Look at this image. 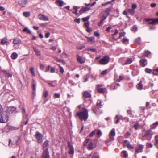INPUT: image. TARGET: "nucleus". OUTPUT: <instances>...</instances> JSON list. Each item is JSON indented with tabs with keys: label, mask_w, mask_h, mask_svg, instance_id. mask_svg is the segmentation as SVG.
I'll use <instances>...</instances> for the list:
<instances>
[{
	"label": "nucleus",
	"mask_w": 158,
	"mask_h": 158,
	"mask_svg": "<svg viewBox=\"0 0 158 158\" xmlns=\"http://www.w3.org/2000/svg\"><path fill=\"white\" fill-rule=\"evenodd\" d=\"M84 111L81 112H78L76 114L77 116L79 117V118L81 121H86L88 118V114L87 109L84 108Z\"/></svg>",
	"instance_id": "obj_1"
},
{
	"label": "nucleus",
	"mask_w": 158,
	"mask_h": 158,
	"mask_svg": "<svg viewBox=\"0 0 158 158\" xmlns=\"http://www.w3.org/2000/svg\"><path fill=\"white\" fill-rule=\"evenodd\" d=\"M1 117L0 118V123H5L7 121L9 118V116L7 114H5L3 113L0 115Z\"/></svg>",
	"instance_id": "obj_2"
},
{
	"label": "nucleus",
	"mask_w": 158,
	"mask_h": 158,
	"mask_svg": "<svg viewBox=\"0 0 158 158\" xmlns=\"http://www.w3.org/2000/svg\"><path fill=\"white\" fill-rule=\"evenodd\" d=\"M109 61V57L108 56H105L99 60V63L101 64L105 65L108 63Z\"/></svg>",
	"instance_id": "obj_3"
},
{
	"label": "nucleus",
	"mask_w": 158,
	"mask_h": 158,
	"mask_svg": "<svg viewBox=\"0 0 158 158\" xmlns=\"http://www.w3.org/2000/svg\"><path fill=\"white\" fill-rule=\"evenodd\" d=\"M43 152H49L48 151L49 143L48 141H46L44 143L43 145Z\"/></svg>",
	"instance_id": "obj_4"
},
{
	"label": "nucleus",
	"mask_w": 158,
	"mask_h": 158,
	"mask_svg": "<svg viewBox=\"0 0 158 158\" xmlns=\"http://www.w3.org/2000/svg\"><path fill=\"white\" fill-rule=\"evenodd\" d=\"M16 109V107L14 106H10L8 107L7 109V114L8 116L11 114L15 112Z\"/></svg>",
	"instance_id": "obj_5"
},
{
	"label": "nucleus",
	"mask_w": 158,
	"mask_h": 158,
	"mask_svg": "<svg viewBox=\"0 0 158 158\" xmlns=\"http://www.w3.org/2000/svg\"><path fill=\"white\" fill-rule=\"evenodd\" d=\"M105 13H106L107 14L105 16V15H103L102 17V18L101 19L99 23L98 24V25L99 26H101L102 23H103V21L106 19V18L109 15V12L108 10H105Z\"/></svg>",
	"instance_id": "obj_6"
},
{
	"label": "nucleus",
	"mask_w": 158,
	"mask_h": 158,
	"mask_svg": "<svg viewBox=\"0 0 158 158\" xmlns=\"http://www.w3.org/2000/svg\"><path fill=\"white\" fill-rule=\"evenodd\" d=\"M152 136V131L151 129H149L145 131L144 134H143L142 136L143 137H149L151 139Z\"/></svg>",
	"instance_id": "obj_7"
},
{
	"label": "nucleus",
	"mask_w": 158,
	"mask_h": 158,
	"mask_svg": "<svg viewBox=\"0 0 158 158\" xmlns=\"http://www.w3.org/2000/svg\"><path fill=\"white\" fill-rule=\"evenodd\" d=\"M35 136L37 139V142L38 143H41L42 142V135L38 132H37Z\"/></svg>",
	"instance_id": "obj_8"
},
{
	"label": "nucleus",
	"mask_w": 158,
	"mask_h": 158,
	"mask_svg": "<svg viewBox=\"0 0 158 158\" xmlns=\"http://www.w3.org/2000/svg\"><path fill=\"white\" fill-rule=\"evenodd\" d=\"M22 113L23 114V119L26 120L25 122V124L26 125L28 123V119L27 118L28 115L26 113L25 110L24 108H23L22 109Z\"/></svg>",
	"instance_id": "obj_9"
},
{
	"label": "nucleus",
	"mask_w": 158,
	"mask_h": 158,
	"mask_svg": "<svg viewBox=\"0 0 158 158\" xmlns=\"http://www.w3.org/2000/svg\"><path fill=\"white\" fill-rule=\"evenodd\" d=\"M19 127H17L10 125H8L5 127V130L6 132H8L9 131L16 130L19 129Z\"/></svg>",
	"instance_id": "obj_10"
},
{
	"label": "nucleus",
	"mask_w": 158,
	"mask_h": 158,
	"mask_svg": "<svg viewBox=\"0 0 158 158\" xmlns=\"http://www.w3.org/2000/svg\"><path fill=\"white\" fill-rule=\"evenodd\" d=\"M139 63L140 65L142 67H145L147 64V60L145 58L141 59Z\"/></svg>",
	"instance_id": "obj_11"
},
{
	"label": "nucleus",
	"mask_w": 158,
	"mask_h": 158,
	"mask_svg": "<svg viewBox=\"0 0 158 158\" xmlns=\"http://www.w3.org/2000/svg\"><path fill=\"white\" fill-rule=\"evenodd\" d=\"M38 17L39 19L41 20L47 21L48 20V18L47 16L42 14L39 15Z\"/></svg>",
	"instance_id": "obj_12"
},
{
	"label": "nucleus",
	"mask_w": 158,
	"mask_h": 158,
	"mask_svg": "<svg viewBox=\"0 0 158 158\" xmlns=\"http://www.w3.org/2000/svg\"><path fill=\"white\" fill-rule=\"evenodd\" d=\"M77 61L80 64H83L85 62V60L81 56L77 55Z\"/></svg>",
	"instance_id": "obj_13"
},
{
	"label": "nucleus",
	"mask_w": 158,
	"mask_h": 158,
	"mask_svg": "<svg viewBox=\"0 0 158 158\" xmlns=\"http://www.w3.org/2000/svg\"><path fill=\"white\" fill-rule=\"evenodd\" d=\"M143 148V145H140L138 148L135 149L136 152L138 153L141 152L142 151Z\"/></svg>",
	"instance_id": "obj_14"
},
{
	"label": "nucleus",
	"mask_w": 158,
	"mask_h": 158,
	"mask_svg": "<svg viewBox=\"0 0 158 158\" xmlns=\"http://www.w3.org/2000/svg\"><path fill=\"white\" fill-rule=\"evenodd\" d=\"M150 22H149L148 23V24H153L154 25L156 24H158V18H156L155 19H152Z\"/></svg>",
	"instance_id": "obj_15"
},
{
	"label": "nucleus",
	"mask_w": 158,
	"mask_h": 158,
	"mask_svg": "<svg viewBox=\"0 0 158 158\" xmlns=\"http://www.w3.org/2000/svg\"><path fill=\"white\" fill-rule=\"evenodd\" d=\"M83 98H90L91 96V94L87 91H85L84 92L83 94Z\"/></svg>",
	"instance_id": "obj_16"
},
{
	"label": "nucleus",
	"mask_w": 158,
	"mask_h": 158,
	"mask_svg": "<svg viewBox=\"0 0 158 158\" xmlns=\"http://www.w3.org/2000/svg\"><path fill=\"white\" fill-rule=\"evenodd\" d=\"M142 81L141 80L138 84L137 85L136 87L137 89L139 90H142L143 89V85H142Z\"/></svg>",
	"instance_id": "obj_17"
},
{
	"label": "nucleus",
	"mask_w": 158,
	"mask_h": 158,
	"mask_svg": "<svg viewBox=\"0 0 158 158\" xmlns=\"http://www.w3.org/2000/svg\"><path fill=\"white\" fill-rule=\"evenodd\" d=\"M28 2L27 0H21L20 2V6L23 7H24Z\"/></svg>",
	"instance_id": "obj_18"
},
{
	"label": "nucleus",
	"mask_w": 158,
	"mask_h": 158,
	"mask_svg": "<svg viewBox=\"0 0 158 158\" xmlns=\"http://www.w3.org/2000/svg\"><path fill=\"white\" fill-rule=\"evenodd\" d=\"M41 158H50L49 152H43Z\"/></svg>",
	"instance_id": "obj_19"
},
{
	"label": "nucleus",
	"mask_w": 158,
	"mask_h": 158,
	"mask_svg": "<svg viewBox=\"0 0 158 158\" xmlns=\"http://www.w3.org/2000/svg\"><path fill=\"white\" fill-rule=\"evenodd\" d=\"M56 3L60 7H61L63 5L64 2L63 1L61 0H57L56 2Z\"/></svg>",
	"instance_id": "obj_20"
},
{
	"label": "nucleus",
	"mask_w": 158,
	"mask_h": 158,
	"mask_svg": "<svg viewBox=\"0 0 158 158\" xmlns=\"http://www.w3.org/2000/svg\"><path fill=\"white\" fill-rule=\"evenodd\" d=\"M97 90L98 92L100 93H104L106 91V89L105 88H98Z\"/></svg>",
	"instance_id": "obj_21"
},
{
	"label": "nucleus",
	"mask_w": 158,
	"mask_h": 158,
	"mask_svg": "<svg viewBox=\"0 0 158 158\" xmlns=\"http://www.w3.org/2000/svg\"><path fill=\"white\" fill-rule=\"evenodd\" d=\"M87 40L89 42H91L92 43L94 42V37H87Z\"/></svg>",
	"instance_id": "obj_22"
},
{
	"label": "nucleus",
	"mask_w": 158,
	"mask_h": 158,
	"mask_svg": "<svg viewBox=\"0 0 158 158\" xmlns=\"http://www.w3.org/2000/svg\"><path fill=\"white\" fill-rule=\"evenodd\" d=\"M33 83L32 84V87L33 89V93L35 94L36 91L35 83L34 80H33Z\"/></svg>",
	"instance_id": "obj_23"
},
{
	"label": "nucleus",
	"mask_w": 158,
	"mask_h": 158,
	"mask_svg": "<svg viewBox=\"0 0 158 158\" xmlns=\"http://www.w3.org/2000/svg\"><path fill=\"white\" fill-rule=\"evenodd\" d=\"M7 43V40L6 38H4L1 40V43L2 45H4Z\"/></svg>",
	"instance_id": "obj_24"
},
{
	"label": "nucleus",
	"mask_w": 158,
	"mask_h": 158,
	"mask_svg": "<svg viewBox=\"0 0 158 158\" xmlns=\"http://www.w3.org/2000/svg\"><path fill=\"white\" fill-rule=\"evenodd\" d=\"M23 15L24 17H27L30 16V13L29 11L24 12L23 13Z\"/></svg>",
	"instance_id": "obj_25"
},
{
	"label": "nucleus",
	"mask_w": 158,
	"mask_h": 158,
	"mask_svg": "<svg viewBox=\"0 0 158 158\" xmlns=\"http://www.w3.org/2000/svg\"><path fill=\"white\" fill-rule=\"evenodd\" d=\"M141 38L139 37L135 39V43L136 44H139L141 43Z\"/></svg>",
	"instance_id": "obj_26"
},
{
	"label": "nucleus",
	"mask_w": 158,
	"mask_h": 158,
	"mask_svg": "<svg viewBox=\"0 0 158 158\" xmlns=\"http://www.w3.org/2000/svg\"><path fill=\"white\" fill-rule=\"evenodd\" d=\"M135 10L133 9H129L127 10V12L131 15H133L135 13Z\"/></svg>",
	"instance_id": "obj_27"
},
{
	"label": "nucleus",
	"mask_w": 158,
	"mask_h": 158,
	"mask_svg": "<svg viewBox=\"0 0 158 158\" xmlns=\"http://www.w3.org/2000/svg\"><path fill=\"white\" fill-rule=\"evenodd\" d=\"M134 127L136 130L140 128V125L139 124L138 122H137L134 124Z\"/></svg>",
	"instance_id": "obj_28"
},
{
	"label": "nucleus",
	"mask_w": 158,
	"mask_h": 158,
	"mask_svg": "<svg viewBox=\"0 0 158 158\" xmlns=\"http://www.w3.org/2000/svg\"><path fill=\"white\" fill-rule=\"evenodd\" d=\"M69 152L70 154H73L74 153V149L73 146H71V148H69Z\"/></svg>",
	"instance_id": "obj_29"
},
{
	"label": "nucleus",
	"mask_w": 158,
	"mask_h": 158,
	"mask_svg": "<svg viewBox=\"0 0 158 158\" xmlns=\"http://www.w3.org/2000/svg\"><path fill=\"white\" fill-rule=\"evenodd\" d=\"M158 126V121H157L154 123L151 126V127L152 129L155 128Z\"/></svg>",
	"instance_id": "obj_30"
},
{
	"label": "nucleus",
	"mask_w": 158,
	"mask_h": 158,
	"mask_svg": "<svg viewBox=\"0 0 158 158\" xmlns=\"http://www.w3.org/2000/svg\"><path fill=\"white\" fill-rule=\"evenodd\" d=\"M122 117V116H119L118 115H116L115 118H116L117 120L115 121V123L117 124L119 122V119Z\"/></svg>",
	"instance_id": "obj_31"
},
{
	"label": "nucleus",
	"mask_w": 158,
	"mask_h": 158,
	"mask_svg": "<svg viewBox=\"0 0 158 158\" xmlns=\"http://www.w3.org/2000/svg\"><path fill=\"white\" fill-rule=\"evenodd\" d=\"M132 60L131 58H129L126 60L125 62V64H128L132 62Z\"/></svg>",
	"instance_id": "obj_32"
},
{
	"label": "nucleus",
	"mask_w": 158,
	"mask_h": 158,
	"mask_svg": "<svg viewBox=\"0 0 158 158\" xmlns=\"http://www.w3.org/2000/svg\"><path fill=\"white\" fill-rule=\"evenodd\" d=\"M30 70L31 72V74L33 76H35V74L34 72V68L32 67H31L30 69Z\"/></svg>",
	"instance_id": "obj_33"
},
{
	"label": "nucleus",
	"mask_w": 158,
	"mask_h": 158,
	"mask_svg": "<svg viewBox=\"0 0 158 158\" xmlns=\"http://www.w3.org/2000/svg\"><path fill=\"white\" fill-rule=\"evenodd\" d=\"M23 31L24 32H27L28 33H31V31L27 27H26L24 29Z\"/></svg>",
	"instance_id": "obj_34"
},
{
	"label": "nucleus",
	"mask_w": 158,
	"mask_h": 158,
	"mask_svg": "<svg viewBox=\"0 0 158 158\" xmlns=\"http://www.w3.org/2000/svg\"><path fill=\"white\" fill-rule=\"evenodd\" d=\"M92 158H100L97 152L94 153L93 155Z\"/></svg>",
	"instance_id": "obj_35"
},
{
	"label": "nucleus",
	"mask_w": 158,
	"mask_h": 158,
	"mask_svg": "<svg viewBox=\"0 0 158 158\" xmlns=\"http://www.w3.org/2000/svg\"><path fill=\"white\" fill-rule=\"evenodd\" d=\"M4 74H5V76L7 77H12V74H11L9 73L8 72H7L6 71H4Z\"/></svg>",
	"instance_id": "obj_36"
},
{
	"label": "nucleus",
	"mask_w": 158,
	"mask_h": 158,
	"mask_svg": "<svg viewBox=\"0 0 158 158\" xmlns=\"http://www.w3.org/2000/svg\"><path fill=\"white\" fill-rule=\"evenodd\" d=\"M18 55L16 53H13L11 55V57L13 59H15L17 57Z\"/></svg>",
	"instance_id": "obj_37"
},
{
	"label": "nucleus",
	"mask_w": 158,
	"mask_h": 158,
	"mask_svg": "<svg viewBox=\"0 0 158 158\" xmlns=\"http://www.w3.org/2000/svg\"><path fill=\"white\" fill-rule=\"evenodd\" d=\"M33 49L34 52H35L36 54L38 55H40V52L39 50L35 48H33Z\"/></svg>",
	"instance_id": "obj_38"
},
{
	"label": "nucleus",
	"mask_w": 158,
	"mask_h": 158,
	"mask_svg": "<svg viewBox=\"0 0 158 158\" xmlns=\"http://www.w3.org/2000/svg\"><path fill=\"white\" fill-rule=\"evenodd\" d=\"M73 9L75 10V12H73V14H75L76 15H77L78 14V7L77 6H74L73 7Z\"/></svg>",
	"instance_id": "obj_39"
},
{
	"label": "nucleus",
	"mask_w": 158,
	"mask_h": 158,
	"mask_svg": "<svg viewBox=\"0 0 158 158\" xmlns=\"http://www.w3.org/2000/svg\"><path fill=\"white\" fill-rule=\"evenodd\" d=\"M122 153L123 154L124 157L125 158H127L128 156V154L126 151H123Z\"/></svg>",
	"instance_id": "obj_40"
},
{
	"label": "nucleus",
	"mask_w": 158,
	"mask_h": 158,
	"mask_svg": "<svg viewBox=\"0 0 158 158\" xmlns=\"http://www.w3.org/2000/svg\"><path fill=\"white\" fill-rule=\"evenodd\" d=\"M115 134L114 129H112L110 132V135L112 136H115Z\"/></svg>",
	"instance_id": "obj_41"
},
{
	"label": "nucleus",
	"mask_w": 158,
	"mask_h": 158,
	"mask_svg": "<svg viewBox=\"0 0 158 158\" xmlns=\"http://www.w3.org/2000/svg\"><path fill=\"white\" fill-rule=\"evenodd\" d=\"M129 40H128L126 38H124L122 40V43L123 44H125L126 43H128Z\"/></svg>",
	"instance_id": "obj_42"
},
{
	"label": "nucleus",
	"mask_w": 158,
	"mask_h": 158,
	"mask_svg": "<svg viewBox=\"0 0 158 158\" xmlns=\"http://www.w3.org/2000/svg\"><path fill=\"white\" fill-rule=\"evenodd\" d=\"M90 18L89 16H87V17L82 18V20L84 22L88 21Z\"/></svg>",
	"instance_id": "obj_43"
},
{
	"label": "nucleus",
	"mask_w": 158,
	"mask_h": 158,
	"mask_svg": "<svg viewBox=\"0 0 158 158\" xmlns=\"http://www.w3.org/2000/svg\"><path fill=\"white\" fill-rule=\"evenodd\" d=\"M93 143L92 142H90L89 144V145L88 149L89 150H92L93 147Z\"/></svg>",
	"instance_id": "obj_44"
},
{
	"label": "nucleus",
	"mask_w": 158,
	"mask_h": 158,
	"mask_svg": "<svg viewBox=\"0 0 158 158\" xmlns=\"http://www.w3.org/2000/svg\"><path fill=\"white\" fill-rule=\"evenodd\" d=\"M56 61L61 62L64 64H65V62L63 60L61 59H59L57 57H56Z\"/></svg>",
	"instance_id": "obj_45"
},
{
	"label": "nucleus",
	"mask_w": 158,
	"mask_h": 158,
	"mask_svg": "<svg viewBox=\"0 0 158 158\" xmlns=\"http://www.w3.org/2000/svg\"><path fill=\"white\" fill-rule=\"evenodd\" d=\"M145 71L146 73H151L152 72V70L151 69L147 68L145 69Z\"/></svg>",
	"instance_id": "obj_46"
},
{
	"label": "nucleus",
	"mask_w": 158,
	"mask_h": 158,
	"mask_svg": "<svg viewBox=\"0 0 158 158\" xmlns=\"http://www.w3.org/2000/svg\"><path fill=\"white\" fill-rule=\"evenodd\" d=\"M43 95L45 98L47 97L48 95V91L45 90L43 93Z\"/></svg>",
	"instance_id": "obj_47"
},
{
	"label": "nucleus",
	"mask_w": 158,
	"mask_h": 158,
	"mask_svg": "<svg viewBox=\"0 0 158 158\" xmlns=\"http://www.w3.org/2000/svg\"><path fill=\"white\" fill-rule=\"evenodd\" d=\"M125 35V33L124 32H123L120 33L119 38L120 39L122 37L124 36Z\"/></svg>",
	"instance_id": "obj_48"
},
{
	"label": "nucleus",
	"mask_w": 158,
	"mask_h": 158,
	"mask_svg": "<svg viewBox=\"0 0 158 158\" xmlns=\"http://www.w3.org/2000/svg\"><path fill=\"white\" fill-rule=\"evenodd\" d=\"M92 110L94 113H95V114H97V109L96 107H92Z\"/></svg>",
	"instance_id": "obj_49"
},
{
	"label": "nucleus",
	"mask_w": 158,
	"mask_h": 158,
	"mask_svg": "<svg viewBox=\"0 0 158 158\" xmlns=\"http://www.w3.org/2000/svg\"><path fill=\"white\" fill-rule=\"evenodd\" d=\"M60 94L59 93H56L55 94L54 97L55 98H59L60 97Z\"/></svg>",
	"instance_id": "obj_50"
},
{
	"label": "nucleus",
	"mask_w": 158,
	"mask_h": 158,
	"mask_svg": "<svg viewBox=\"0 0 158 158\" xmlns=\"http://www.w3.org/2000/svg\"><path fill=\"white\" fill-rule=\"evenodd\" d=\"M83 11L85 12L91 10L90 8V7H83Z\"/></svg>",
	"instance_id": "obj_51"
},
{
	"label": "nucleus",
	"mask_w": 158,
	"mask_h": 158,
	"mask_svg": "<svg viewBox=\"0 0 158 158\" xmlns=\"http://www.w3.org/2000/svg\"><path fill=\"white\" fill-rule=\"evenodd\" d=\"M137 27L134 26H133L132 28V31H137Z\"/></svg>",
	"instance_id": "obj_52"
},
{
	"label": "nucleus",
	"mask_w": 158,
	"mask_h": 158,
	"mask_svg": "<svg viewBox=\"0 0 158 158\" xmlns=\"http://www.w3.org/2000/svg\"><path fill=\"white\" fill-rule=\"evenodd\" d=\"M127 147L129 149H133L134 148V147L130 144L129 143L127 145Z\"/></svg>",
	"instance_id": "obj_53"
},
{
	"label": "nucleus",
	"mask_w": 158,
	"mask_h": 158,
	"mask_svg": "<svg viewBox=\"0 0 158 158\" xmlns=\"http://www.w3.org/2000/svg\"><path fill=\"white\" fill-rule=\"evenodd\" d=\"M97 134L99 137L101 136L102 135V133L101 132V131L100 130H98V131Z\"/></svg>",
	"instance_id": "obj_54"
},
{
	"label": "nucleus",
	"mask_w": 158,
	"mask_h": 158,
	"mask_svg": "<svg viewBox=\"0 0 158 158\" xmlns=\"http://www.w3.org/2000/svg\"><path fill=\"white\" fill-rule=\"evenodd\" d=\"M74 21L77 23H80V18H76L74 19Z\"/></svg>",
	"instance_id": "obj_55"
},
{
	"label": "nucleus",
	"mask_w": 158,
	"mask_h": 158,
	"mask_svg": "<svg viewBox=\"0 0 158 158\" xmlns=\"http://www.w3.org/2000/svg\"><path fill=\"white\" fill-rule=\"evenodd\" d=\"M131 135V133L129 132H127L125 135V136L126 138L129 137Z\"/></svg>",
	"instance_id": "obj_56"
},
{
	"label": "nucleus",
	"mask_w": 158,
	"mask_h": 158,
	"mask_svg": "<svg viewBox=\"0 0 158 158\" xmlns=\"http://www.w3.org/2000/svg\"><path fill=\"white\" fill-rule=\"evenodd\" d=\"M8 146L10 147H11L13 146V143L11 139L9 140Z\"/></svg>",
	"instance_id": "obj_57"
},
{
	"label": "nucleus",
	"mask_w": 158,
	"mask_h": 158,
	"mask_svg": "<svg viewBox=\"0 0 158 158\" xmlns=\"http://www.w3.org/2000/svg\"><path fill=\"white\" fill-rule=\"evenodd\" d=\"M84 25L85 27L86 28L89 27V22L85 23H84Z\"/></svg>",
	"instance_id": "obj_58"
},
{
	"label": "nucleus",
	"mask_w": 158,
	"mask_h": 158,
	"mask_svg": "<svg viewBox=\"0 0 158 158\" xmlns=\"http://www.w3.org/2000/svg\"><path fill=\"white\" fill-rule=\"evenodd\" d=\"M107 73V72L106 70H105L103 71L101 73V74L102 75H105Z\"/></svg>",
	"instance_id": "obj_59"
},
{
	"label": "nucleus",
	"mask_w": 158,
	"mask_h": 158,
	"mask_svg": "<svg viewBox=\"0 0 158 158\" xmlns=\"http://www.w3.org/2000/svg\"><path fill=\"white\" fill-rule=\"evenodd\" d=\"M88 50L92 52H96V50L94 48H89L88 49Z\"/></svg>",
	"instance_id": "obj_60"
},
{
	"label": "nucleus",
	"mask_w": 158,
	"mask_h": 158,
	"mask_svg": "<svg viewBox=\"0 0 158 158\" xmlns=\"http://www.w3.org/2000/svg\"><path fill=\"white\" fill-rule=\"evenodd\" d=\"M156 72L158 73V69L154 70V71L152 73L153 74L155 75H156L157 74L156 73Z\"/></svg>",
	"instance_id": "obj_61"
},
{
	"label": "nucleus",
	"mask_w": 158,
	"mask_h": 158,
	"mask_svg": "<svg viewBox=\"0 0 158 158\" xmlns=\"http://www.w3.org/2000/svg\"><path fill=\"white\" fill-rule=\"evenodd\" d=\"M89 140V139H87L85 141L84 144V146H86Z\"/></svg>",
	"instance_id": "obj_62"
},
{
	"label": "nucleus",
	"mask_w": 158,
	"mask_h": 158,
	"mask_svg": "<svg viewBox=\"0 0 158 158\" xmlns=\"http://www.w3.org/2000/svg\"><path fill=\"white\" fill-rule=\"evenodd\" d=\"M102 86V85L100 84V85H98L96 86V89H97L98 88H100V87Z\"/></svg>",
	"instance_id": "obj_63"
},
{
	"label": "nucleus",
	"mask_w": 158,
	"mask_h": 158,
	"mask_svg": "<svg viewBox=\"0 0 158 158\" xmlns=\"http://www.w3.org/2000/svg\"><path fill=\"white\" fill-rule=\"evenodd\" d=\"M60 72L63 73L64 72L63 68L61 66H60Z\"/></svg>",
	"instance_id": "obj_64"
}]
</instances>
